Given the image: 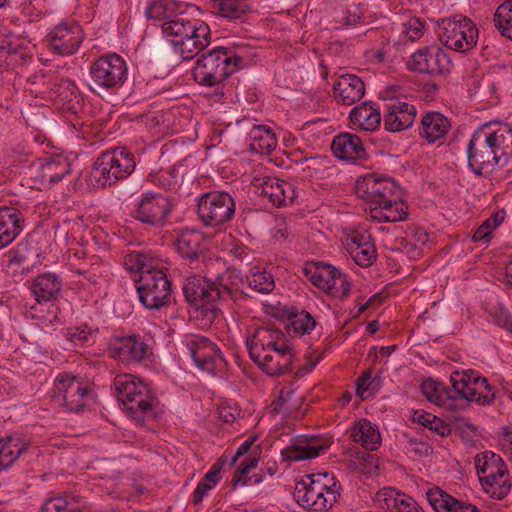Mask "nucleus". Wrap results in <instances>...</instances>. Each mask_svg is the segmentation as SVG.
I'll use <instances>...</instances> for the list:
<instances>
[{
    "label": "nucleus",
    "instance_id": "40",
    "mask_svg": "<svg viewBox=\"0 0 512 512\" xmlns=\"http://www.w3.org/2000/svg\"><path fill=\"white\" fill-rule=\"evenodd\" d=\"M211 9L217 15L229 20L241 18L247 11L245 0H214Z\"/></svg>",
    "mask_w": 512,
    "mask_h": 512
},
{
    "label": "nucleus",
    "instance_id": "39",
    "mask_svg": "<svg viewBox=\"0 0 512 512\" xmlns=\"http://www.w3.org/2000/svg\"><path fill=\"white\" fill-rule=\"evenodd\" d=\"M250 149L260 154H269L277 147L275 133L265 126H254L250 133Z\"/></svg>",
    "mask_w": 512,
    "mask_h": 512
},
{
    "label": "nucleus",
    "instance_id": "42",
    "mask_svg": "<svg viewBox=\"0 0 512 512\" xmlns=\"http://www.w3.org/2000/svg\"><path fill=\"white\" fill-rule=\"evenodd\" d=\"M54 95L56 101L67 110H73L76 108V104H79V91L76 85L69 80H63L57 84L54 88Z\"/></svg>",
    "mask_w": 512,
    "mask_h": 512
},
{
    "label": "nucleus",
    "instance_id": "50",
    "mask_svg": "<svg viewBox=\"0 0 512 512\" xmlns=\"http://www.w3.org/2000/svg\"><path fill=\"white\" fill-rule=\"evenodd\" d=\"M381 204L384 205L385 222L403 221L408 216L406 207H404V203L400 200L398 193L387 198Z\"/></svg>",
    "mask_w": 512,
    "mask_h": 512
},
{
    "label": "nucleus",
    "instance_id": "6",
    "mask_svg": "<svg viewBox=\"0 0 512 512\" xmlns=\"http://www.w3.org/2000/svg\"><path fill=\"white\" fill-rule=\"evenodd\" d=\"M127 78V66L118 54H109L95 60L90 67V89L101 94L122 87Z\"/></svg>",
    "mask_w": 512,
    "mask_h": 512
},
{
    "label": "nucleus",
    "instance_id": "19",
    "mask_svg": "<svg viewBox=\"0 0 512 512\" xmlns=\"http://www.w3.org/2000/svg\"><path fill=\"white\" fill-rule=\"evenodd\" d=\"M259 360L251 358L266 374L278 376L292 371L291 363L293 355L291 347L286 341H282L279 347L268 349L260 353Z\"/></svg>",
    "mask_w": 512,
    "mask_h": 512
},
{
    "label": "nucleus",
    "instance_id": "32",
    "mask_svg": "<svg viewBox=\"0 0 512 512\" xmlns=\"http://www.w3.org/2000/svg\"><path fill=\"white\" fill-rule=\"evenodd\" d=\"M148 346L135 336L122 337L113 344V355L121 361L139 362L147 355Z\"/></svg>",
    "mask_w": 512,
    "mask_h": 512
},
{
    "label": "nucleus",
    "instance_id": "23",
    "mask_svg": "<svg viewBox=\"0 0 512 512\" xmlns=\"http://www.w3.org/2000/svg\"><path fill=\"white\" fill-rule=\"evenodd\" d=\"M364 94L365 84L361 78L354 74L339 76L333 85V96L338 104L353 105L360 101Z\"/></svg>",
    "mask_w": 512,
    "mask_h": 512
},
{
    "label": "nucleus",
    "instance_id": "30",
    "mask_svg": "<svg viewBox=\"0 0 512 512\" xmlns=\"http://www.w3.org/2000/svg\"><path fill=\"white\" fill-rule=\"evenodd\" d=\"M214 282L217 290L220 291L222 301L236 298L238 294L251 296L249 292L243 289L244 278L241 271L236 268H227Z\"/></svg>",
    "mask_w": 512,
    "mask_h": 512
},
{
    "label": "nucleus",
    "instance_id": "28",
    "mask_svg": "<svg viewBox=\"0 0 512 512\" xmlns=\"http://www.w3.org/2000/svg\"><path fill=\"white\" fill-rule=\"evenodd\" d=\"M70 172V163L66 157L56 156L41 162L37 169L35 180L45 188L59 182Z\"/></svg>",
    "mask_w": 512,
    "mask_h": 512
},
{
    "label": "nucleus",
    "instance_id": "35",
    "mask_svg": "<svg viewBox=\"0 0 512 512\" xmlns=\"http://www.w3.org/2000/svg\"><path fill=\"white\" fill-rule=\"evenodd\" d=\"M350 121L365 131H374L381 123V114L371 102H365L351 110Z\"/></svg>",
    "mask_w": 512,
    "mask_h": 512
},
{
    "label": "nucleus",
    "instance_id": "29",
    "mask_svg": "<svg viewBox=\"0 0 512 512\" xmlns=\"http://www.w3.org/2000/svg\"><path fill=\"white\" fill-rule=\"evenodd\" d=\"M376 501L382 509L392 512H424L418 503L410 496L396 491L394 488H384L376 494Z\"/></svg>",
    "mask_w": 512,
    "mask_h": 512
},
{
    "label": "nucleus",
    "instance_id": "52",
    "mask_svg": "<svg viewBox=\"0 0 512 512\" xmlns=\"http://www.w3.org/2000/svg\"><path fill=\"white\" fill-rule=\"evenodd\" d=\"M489 217L482 222V244L488 245L492 240V231L500 226L506 216V212L504 209H495L491 210Z\"/></svg>",
    "mask_w": 512,
    "mask_h": 512
},
{
    "label": "nucleus",
    "instance_id": "31",
    "mask_svg": "<svg viewBox=\"0 0 512 512\" xmlns=\"http://www.w3.org/2000/svg\"><path fill=\"white\" fill-rule=\"evenodd\" d=\"M83 498L70 493H53L44 500L39 512H83Z\"/></svg>",
    "mask_w": 512,
    "mask_h": 512
},
{
    "label": "nucleus",
    "instance_id": "55",
    "mask_svg": "<svg viewBox=\"0 0 512 512\" xmlns=\"http://www.w3.org/2000/svg\"><path fill=\"white\" fill-rule=\"evenodd\" d=\"M502 397V390L498 386L489 383L487 378L482 376V406L495 402L501 404Z\"/></svg>",
    "mask_w": 512,
    "mask_h": 512
},
{
    "label": "nucleus",
    "instance_id": "36",
    "mask_svg": "<svg viewBox=\"0 0 512 512\" xmlns=\"http://www.w3.org/2000/svg\"><path fill=\"white\" fill-rule=\"evenodd\" d=\"M203 243L204 237L201 233L184 230L176 240V248L182 257L196 260L203 253Z\"/></svg>",
    "mask_w": 512,
    "mask_h": 512
},
{
    "label": "nucleus",
    "instance_id": "53",
    "mask_svg": "<svg viewBox=\"0 0 512 512\" xmlns=\"http://www.w3.org/2000/svg\"><path fill=\"white\" fill-rule=\"evenodd\" d=\"M290 325L296 333L303 335L315 327L316 321L309 312L302 310L291 318Z\"/></svg>",
    "mask_w": 512,
    "mask_h": 512
},
{
    "label": "nucleus",
    "instance_id": "45",
    "mask_svg": "<svg viewBox=\"0 0 512 512\" xmlns=\"http://www.w3.org/2000/svg\"><path fill=\"white\" fill-rule=\"evenodd\" d=\"M254 269H251L250 275L246 277L248 289L262 294L272 292L275 287L272 274L265 270L254 271Z\"/></svg>",
    "mask_w": 512,
    "mask_h": 512
},
{
    "label": "nucleus",
    "instance_id": "59",
    "mask_svg": "<svg viewBox=\"0 0 512 512\" xmlns=\"http://www.w3.org/2000/svg\"><path fill=\"white\" fill-rule=\"evenodd\" d=\"M0 449L5 455H14L15 459H17L26 450V447L19 445L17 439L9 436L6 439H0Z\"/></svg>",
    "mask_w": 512,
    "mask_h": 512
},
{
    "label": "nucleus",
    "instance_id": "49",
    "mask_svg": "<svg viewBox=\"0 0 512 512\" xmlns=\"http://www.w3.org/2000/svg\"><path fill=\"white\" fill-rule=\"evenodd\" d=\"M426 497L436 512H447L451 505H458V500L438 487L429 489Z\"/></svg>",
    "mask_w": 512,
    "mask_h": 512
},
{
    "label": "nucleus",
    "instance_id": "48",
    "mask_svg": "<svg viewBox=\"0 0 512 512\" xmlns=\"http://www.w3.org/2000/svg\"><path fill=\"white\" fill-rule=\"evenodd\" d=\"M175 4L172 2L157 1L146 8V15L149 19L158 20L163 23L176 19Z\"/></svg>",
    "mask_w": 512,
    "mask_h": 512
},
{
    "label": "nucleus",
    "instance_id": "37",
    "mask_svg": "<svg viewBox=\"0 0 512 512\" xmlns=\"http://www.w3.org/2000/svg\"><path fill=\"white\" fill-rule=\"evenodd\" d=\"M119 400L138 423H142L145 416L152 415V397L148 389L138 393L137 396Z\"/></svg>",
    "mask_w": 512,
    "mask_h": 512
},
{
    "label": "nucleus",
    "instance_id": "13",
    "mask_svg": "<svg viewBox=\"0 0 512 512\" xmlns=\"http://www.w3.org/2000/svg\"><path fill=\"white\" fill-rule=\"evenodd\" d=\"M234 213V199L226 192L205 193L198 202V215L206 226L218 227L230 221Z\"/></svg>",
    "mask_w": 512,
    "mask_h": 512
},
{
    "label": "nucleus",
    "instance_id": "25",
    "mask_svg": "<svg viewBox=\"0 0 512 512\" xmlns=\"http://www.w3.org/2000/svg\"><path fill=\"white\" fill-rule=\"evenodd\" d=\"M331 150L337 158L342 160H365L368 157L362 140L351 133H342L335 136L331 143Z\"/></svg>",
    "mask_w": 512,
    "mask_h": 512
},
{
    "label": "nucleus",
    "instance_id": "18",
    "mask_svg": "<svg viewBox=\"0 0 512 512\" xmlns=\"http://www.w3.org/2000/svg\"><path fill=\"white\" fill-rule=\"evenodd\" d=\"M55 387L62 394L63 404L69 411L79 412L84 408L90 390L78 378L69 373L61 374L56 379Z\"/></svg>",
    "mask_w": 512,
    "mask_h": 512
},
{
    "label": "nucleus",
    "instance_id": "41",
    "mask_svg": "<svg viewBox=\"0 0 512 512\" xmlns=\"http://www.w3.org/2000/svg\"><path fill=\"white\" fill-rule=\"evenodd\" d=\"M493 24L501 36L512 41V0H505L497 7Z\"/></svg>",
    "mask_w": 512,
    "mask_h": 512
},
{
    "label": "nucleus",
    "instance_id": "54",
    "mask_svg": "<svg viewBox=\"0 0 512 512\" xmlns=\"http://www.w3.org/2000/svg\"><path fill=\"white\" fill-rule=\"evenodd\" d=\"M118 399H127L137 396L138 393L147 390L146 386L142 383H135L128 380H117L115 383Z\"/></svg>",
    "mask_w": 512,
    "mask_h": 512
},
{
    "label": "nucleus",
    "instance_id": "51",
    "mask_svg": "<svg viewBox=\"0 0 512 512\" xmlns=\"http://www.w3.org/2000/svg\"><path fill=\"white\" fill-rule=\"evenodd\" d=\"M353 466L355 470L363 474H374L378 471V457L367 450H357L354 455Z\"/></svg>",
    "mask_w": 512,
    "mask_h": 512
},
{
    "label": "nucleus",
    "instance_id": "64",
    "mask_svg": "<svg viewBox=\"0 0 512 512\" xmlns=\"http://www.w3.org/2000/svg\"><path fill=\"white\" fill-rule=\"evenodd\" d=\"M362 16L357 13H351L347 12L346 15L341 16L339 19L336 20L337 23L341 24L342 26H351L355 25L361 20Z\"/></svg>",
    "mask_w": 512,
    "mask_h": 512
},
{
    "label": "nucleus",
    "instance_id": "60",
    "mask_svg": "<svg viewBox=\"0 0 512 512\" xmlns=\"http://www.w3.org/2000/svg\"><path fill=\"white\" fill-rule=\"evenodd\" d=\"M372 370H365L362 375L356 381V395L362 398L363 400L367 397L364 395L369 390H374L373 382L375 379H371Z\"/></svg>",
    "mask_w": 512,
    "mask_h": 512
},
{
    "label": "nucleus",
    "instance_id": "63",
    "mask_svg": "<svg viewBox=\"0 0 512 512\" xmlns=\"http://www.w3.org/2000/svg\"><path fill=\"white\" fill-rule=\"evenodd\" d=\"M240 411L236 407L222 406L219 408V417L226 423H233Z\"/></svg>",
    "mask_w": 512,
    "mask_h": 512
},
{
    "label": "nucleus",
    "instance_id": "43",
    "mask_svg": "<svg viewBox=\"0 0 512 512\" xmlns=\"http://www.w3.org/2000/svg\"><path fill=\"white\" fill-rule=\"evenodd\" d=\"M345 247L355 263L361 267H369L376 260V249L373 243H363L359 246L353 241L346 242Z\"/></svg>",
    "mask_w": 512,
    "mask_h": 512
},
{
    "label": "nucleus",
    "instance_id": "44",
    "mask_svg": "<svg viewBox=\"0 0 512 512\" xmlns=\"http://www.w3.org/2000/svg\"><path fill=\"white\" fill-rule=\"evenodd\" d=\"M413 421L428 428L430 431L436 433L440 437H445L451 433V427L443 419L427 413L423 410L414 412Z\"/></svg>",
    "mask_w": 512,
    "mask_h": 512
},
{
    "label": "nucleus",
    "instance_id": "27",
    "mask_svg": "<svg viewBox=\"0 0 512 512\" xmlns=\"http://www.w3.org/2000/svg\"><path fill=\"white\" fill-rule=\"evenodd\" d=\"M24 217L20 210L14 207L0 208V249L11 244L22 232Z\"/></svg>",
    "mask_w": 512,
    "mask_h": 512
},
{
    "label": "nucleus",
    "instance_id": "4",
    "mask_svg": "<svg viewBox=\"0 0 512 512\" xmlns=\"http://www.w3.org/2000/svg\"><path fill=\"white\" fill-rule=\"evenodd\" d=\"M340 485L330 473H317L306 476V480L296 483L294 499L305 509L323 511L332 507L340 495Z\"/></svg>",
    "mask_w": 512,
    "mask_h": 512
},
{
    "label": "nucleus",
    "instance_id": "62",
    "mask_svg": "<svg viewBox=\"0 0 512 512\" xmlns=\"http://www.w3.org/2000/svg\"><path fill=\"white\" fill-rule=\"evenodd\" d=\"M11 40L0 39V70H9Z\"/></svg>",
    "mask_w": 512,
    "mask_h": 512
},
{
    "label": "nucleus",
    "instance_id": "33",
    "mask_svg": "<svg viewBox=\"0 0 512 512\" xmlns=\"http://www.w3.org/2000/svg\"><path fill=\"white\" fill-rule=\"evenodd\" d=\"M62 283L54 273H43L34 278L31 291L38 303L56 299Z\"/></svg>",
    "mask_w": 512,
    "mask_h": 512
},
{
    "label": "nucleus",
    "instance_id": "21",
    "mask_svg": "<svg viewBox=\"0 0 512 512\" xmlns=\"http://www.w3.org/2000/svg\"><path fill=\"white\" fill-rule=\"evenodd\" d=\"M187 348L195 364L203 371L214 373L216 362L221 361L220 350L205 337H197L187 342Z\"/></svg>",
    "mask_w": 512,
    "mask_h": 512
},
{
    "label": "nucleus",
    "instance_id": "2",
    "mask_svg": "<svg viewBox=\"0 0 512 512\" xmlns=\"http://www.w3.org/2000/svg\"><path fill=\"white\" fill-rule=\"evenodd\" d=\"M132 271L139 273L135 279L139 300L148 309L159 310L171 302V283L162 269L154 264V259L143 253L130 257Z\"/></svg>",
    "mask_w": 512,
    "mask_h": 512
},
{
    "label": "nucleus",
    "instance_id": "20",
    "mask_svg": "<svg viewBox=\"0 0 512 512\" xmlns=\"http://www.w3.org/2000/svg\"><path fill=\"white\" fill-rule=\"evenodd\" d=\"M253 186L276 207L293 203L296 192L291 183L275 177L254 178Z\"/></svg>",
    "mask_w": 512,
    "mask_h": 512
},
{
    "label": "nucleus",
    "instance_id": "17",
    "mask_svg": "<svg viewBox=\"0 0 512 512\" xmlns=\"http://www.w3.org/2000/svg\"><path fill=\"white\" fill-rule=\"evenodd\" d=\"M356 193L369 204H381L398 193V186L390 178L368 174L357 180Z\"/></svg>",
    "mask_w": 512,
    "mask_h": 512
},
{
    "label": "nucleus",
    "instance_id": "14",
    "mask_svg": "<svg viewBox=\"0 0 512 512\" xmlns=\"http://www.w3.org/2000/svg\"><path fill=\"white\" fill-rule=\"evenodd\" d=\"M172 211L170 199L161 193H146L138 202L133 217L150 226L163 227Z\"/></svg>",
    "mask_w": 512,
    "mask_h": 512
},
{
    "label": "nucleus",
    "instance_id": "38",
    "mask_svg": "<svg viewBox=\"0 0 512 512\" xmlns=\"http://www.w3.org/2000/svg\"><path fill=\"white\" fill-rule=\"evenodd\" d=\"M421 134L432 143L447 133L450 123L446 117L438 112L427 113L421 121Z\"/></svg>",
    "mask_w": 512,
    "mask_h": 512
},
{
    "label": "nucleus",
    "instance_id": "3",
    "mask_svg": "<svg viewBox=\"0 0 512 512\" xmlns=\"http://www.w3.org/2000/svg\"><path fill=\"white\" fill-rule=\"evenodd\" d=\"M473 371H455L450 377L451 387L432 379H427L421 384V391L428 401L446 409H454L456 400L480 401V396L476 398L477 391L474 385L480 380V376L473 377Z\"/></svg>",
    "mask_w": 512,
    "mask_h": 512
},
{
    "label": "nucleus",
    "instance_id": "12",
    "mask_svg": "<svg viewBox=\"0 0 512 512\" xmlns=\"http://www.w3.org/2000/svg\"><path fill=\"white\" fill-rule=\"evenodd\" d=\"M482 460V490L493 499H503L511 489L504 461L491 451L482 452Z\"/></svg>",
    "mask_w": 512,
    "mask_h": 512
},
{
    "label": "nucleus",
    "instance_id": "58",
    "mask_svg": "<svg viewBox=\"0 0 512 512\" xmlns=\"http://www.w3.org/2000/svg\"><path fill=\"white\" fill-rule=\"evenodd\" d=\"M425 31V22L418 17H411L404 23L403 32L411 40L415 41L420 39Z\"/></svg>",
    "mask_w": 512,
    "mask_h": 512
},
{
    "label": "nucleus",
    "instance_id": "15",
    "mask_svg": "<svg viewBox=\"0 0 512 512\" xmlns=\"http://www.w3.org/2000/svg\"><path fill=\"white\" fill-rule=\"evenodd\" d=\"M84 33L77 23H61L46 36L50 50L61 56L73 55L80 47Z\"/></svg>",
    "mask_w": 512,
    "mask_h": 512
},
{
    "label": "nucleus",
    "instance_id": "11",
    "mask_svg": "<svg viewBox=\"0 0 512 512\" xmlns=\"http://www.w3.org/2000/svg\"><path fill=\"white\" fill-rule=\"evenodd\" d=\"M492 124L499 127L486 133L485 143L482 145V169L485 166H503L507 156L512 154V128L494 121L482 123V130L489 129Z\"/></svg>",
    "mask_w": 512,
    "mask_h": 512
},
{
    "label": "nucleus",
    "instance_id": "8",
    "mask_svg": "<svg viewBox=\"0 0 512 512\" xmlns=\"http://www.w3.org/2000/svg\"><path fill=\"white\" fill-rule=\"evenodd\" d=\"M437 34L447 48L466 52L476 45L478 29L470 19L455 15L438 23Z\"/></svg>",
    "mask_w": 512,
    "mask_h": 512
},
{
    "label": "nucleus",
    "instance_id": "61",
    "mask_svg": "<svg viewBox=\"0 0 512 512\" xmlns=\"http://www.w3.org/2000/svg\"><path fill=\"white\" fill-rule=\"evenodd\" d=\"M478 133V130L475 131L473 134L470 143L468 145L467 154H468V164L472 171L476 175H480V164L477 161V150H475V142H476V135Z\"/></svg>",
    "mask_w": 512,
    "mask_h": 512
},
{
    "label": "nucleus",
    "instance_id": "9",
    "mask_svg": "<svg viewBox=\"0 0 512 512\" xmlns=\"http://www.w3.org/2000/svg\"><path fill=\"white\" fill-rule=\"evenodd\" d=\"M302 271L313 285L333 297L343 300L350 293L351 285L347 276L328 263H306Z\"/></svg>",
    "mask_w": 512,
    "mask_h": 512
},
{
    "label": "nucleus",
    "instance_id": "24",
    "mask_svg": "<svg viewBox=\"0 0 512 512\" xmlns=\"http://www.w3.org/2000/svg\"><path fill=\"white\" fill-rule=\"evenodd\" d=\"M316 437L301 436L296 441L281 451L283 461H301L313 459L326 449Z\"/></svg>",
    "mask_w": 512,
    "mask_h": 512
},
{
    "label": "nucleus",
    "instance_id": "22",
    "mask_svg": "<svg viewBox=\"0 0 512 512\" xmlns=\"http://www.w3.org/2000/svg\"><path fill=\"white\" fill-rule=\"evenodd\" d=\"M416 108L399 100L386 105L384 114L385 129L390 132H399L409 128L415 119Z\"/></svg>",
    "mask_w": 512,
    "mask_h": 512
},
{
    "label": "nucleus",
    "instance_id": "26",
    "mask_svg": "<svg viewBox=\"0 0 512 512\" xmlns=\"http://www.w3.org/2000/svg\"><path fill=\"white\" fill-rule=\"evenodd\" d=\"M282 341H285V336L278 328L274 326L260 327L256 329L252 339L247 341L250 357L259 360L260 353L279 347Z\"/></svg>",
    "mask_w": 512,
    "mask_h": 512
},
{
    "label": "nucleus",
    "instance_id": "5",
    "mask_svg": "<svg viewBox=\"0 0 512 512\" xmlns=\"http://www.w3.org/2000/svg\"><path fill=\"white\" fill-rule=\"evenodd\" d=\"M136 167L134 155L125 148L102 153L95 161L92 175L98 187H107L127 178Z\"/></svg>",
    "mask_w": 512,
    "mask_h": 512
},
{
    "label": "nucleus",
    "instance_id": "56",
    "mask_svg": "<svg viewBox=\"0 0 512 512\" xmlns=\"http://www.w3.org/2000/svg\"><path fill=\"white\" fill-rule=\"evenodd\" d=\"M258 458L257 457H249L248 459L244 460L240 466L235 471L233 478H232V486L236 487L241 481L243 484H246L249 478H247V474L250 472L251 469L255 468L258 464Z\"/></svg>",
    "mask_w": 512,
    "mask_h": 512
},
{
    "label": "nucleus",
    "instance_id": "16",
    "mask_svg": "<svg viewBox=\"0 0 512 512\" xmlns=\"http://www.w3.org/2000/svg\"><path fill=\"white\" fill-rule=\"evenodd\" d=\"M408 67L420 73L438 76L450 71L451 61L441 48L432 46L415 52L408 62Z\"/></svg>",
    "mask_w": 512,
    "mask_h": 512
},
{
    "label": "nucleus",
    "instance_id": "46",
    "mask_svg": "<svg viewBox=\"0 0 512 512\" xmlns=\"http://www.w3.org/2000/svg\"><path fill=\"white\" fill-rule=\"evenodd\" d=\"M222 469L221 459L213 464L211 469L205 474L203 479L198 483L197 487L193 492V503L199 504L202 502L207 492L212 489L219 481V473Z\"/></svg>",
    "mask_w": 512,
    "mask_h": 512
},
{
    "label": "nucleus",
    "instance_id": "47",
    "mask_svg": "<svg viewBox=\"0 0 512 512\" xmlns=\"http://www.w3.org/2000/svg\"><path fill=\"white\" fill-rule=\"evenodd\" d=\"M485 311L496 326L512 334V313L501 302H487Z\"/></svg>",
    "mask_w": 512,
    "mask_h": 512
},
{
    "label": "nucleus",
    "instance_id": "10",
    "mask_svg": "<svg viewBox=\"0 0 512 512\" xmlns=\"http://www.w3.org/2000/svg\"><path fill=\"white\" fill-rule=\"evenodd\" d=\"M225 47H216L202 54L193 68L194 80L203 86H216L227 79L232 73L228 65Z\"/></svg>",
    "mask_w": 512,
    "mask_h": 512
},
{
    "label": "nucleus",
    "instance_id": "34",
    "mask_svg": "<svg viewBox=\"0 0 512 512\" xmlns=\"http://www.w3.org/2000/svg\"><path fill=\"white\" fill-rule=\"evenodd\" d=\"M354 442L360 443L365 450H376L381 444L378 427L367 419H361L351 428Z\"/></svg>",
    "mask_w": 512,
    "mask_h": 512
},
{
    "label": "nucleus",
    "instance_id": "57",
    "mask_svg": "<svg viewBox=\"0 0 512 512\" xmlns=\"http://www.w3.org/2000/svg\"><path fill=\"white\" fill-rule=\"evenodd\" d=\"M11 56L9 59V70L19 65H23L28 59H31V55L27 48L23 47L20 43L11 40Z\"/></svg>",
    "mask_w": 512,
    "mask_h": 512
},
{
    "label": "nucleus",
    "instance_id": "1",
    "mask_svg": "<svg viewBox=\"0 0 512 512\" xmlns=\"http://www.w3.org/2000/svg\"><path fill=\"white\" fill-rule=\"evenodd\" d=\"M161 29L183 61L193 59L211 43L209 25L185 11L178 12L175 20L161 24Z\"/></svg>",
    "mask_w": 512,
    "mask_h": 512
},
{
    "label": "nucleus",
    "instance_id": "7",
    "mask_svg": "<svg viewBox=\"0 0 512 512\" xmlns=\"http://www.w3.org/2000/svg\"><path fill=\"white\" fill-rule=\"evenodd\" d=\"M186 301L199 311L210 323L219 311L217 303L222 301L214 281L200 275L190 276L183 285Z\"/></svg>",
    "mask_w": 512,
    "mask_h": 512
}]
</instances>
